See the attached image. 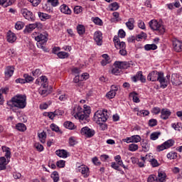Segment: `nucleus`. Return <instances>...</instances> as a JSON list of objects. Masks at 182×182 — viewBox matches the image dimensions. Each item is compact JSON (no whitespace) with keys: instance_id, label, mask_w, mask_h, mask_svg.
Segmentation results:
<instances>
[{"instance_id":"1","label":"nucleus","mask_w":182,"mask_h":182,"mask_svg":"<svg viewBox=\"0 0 182 182\" xmlns=\"http://www.w3.org/2000/svg\"><path fill=\"white\" fill-rule=\"evenodd\" d=\"M90 107L85 105L84 109H82L80 106H78L74 117L80 119L82 124H86L87 123H89V116H90Z\"/></svg>"},{"instance_id":"42","label":"nucleus","mask_w":182,"mask_h":182,"mask_svg":"<svg viewBox=\"0 0 182 182\" xmlns=\"http://www.w3.org/2000/svg\"><path fill=\"white\" fill-rule=\"evenodd\" d=\"M38 137L42 143H45L46 140V132H43L38 134Z\"/></svg>"},{"instance_id":"50","label":"nucleus","mask_w":182,"mask_h":182,"mask_svg":"<svg viewBox=\"0 0 182 182\" xmlns=\"http://www.w3.org/2000/svg\"><path fill=\"white\" fill-rule=\"evenodd\" d=\"M93 22L94 23H95V25H98L99 26H102V25H103V22L102 21V19H100L99 17H95L93 19Z\"/></svg>"},{"instance_id":"23","label":"nucleus","mask_w":182,"mask_h":182,"mask_svg":"<svg viewBox=\"0 0 182 182\" xmlns=\"http://www.w3.org/2000/svg\"><path fill=\"white\" fill-rule=\"evenodd\" d=\"M42 86L43 89L40 88L39 89V93L41 96H43L45 97L46 96H48L49 95V91L46 90V86H48L47 84H42Z\"/></svg>"},{"instance_id":"35","label":"nucleus","mask_w":182,"mask_h":182,"mask_svg":"<svg viewBox=\"0 0 182 182\" xmlns=\"http://www.w3.org/2000/svg\"><path fill=\"white\" fill-rule=\"evenodd\" d=\"M0 5L7 8V6L12 5V1H11V0H0Z\"/></svg>"},{"instance_id":"5","label":"nucleus","mask_w":182,"mask_h":182,"mask_svg":"<svg viewBox=\"0 0 182 182\" xmlns=\"http://www.w3.org/2000/svg\"><path fill=\"white\" fill-rule=\"evenodd\" d=\"M166 77H164V73L160 72L157 82H159L160 87H161L162 89H166V87L168 86V83H170V75H167Z\"/></svg>"},{"instance_id":"6","label":"nucleus","mask_w":182,"mask_h":182,"mask_svg":"<svg viewBox=\"0 0 182 182\" xmlns=\"http://www.w3.org/2000/svg\"><path fill=\"white\" fill-rule=\"evenodd\" d=\"M21 14L25 19H27V21H30L31 22H33L35 21V16L33 15V13L27 9H22L21 10Z\"/></svg>"},{"instance_id":"48","label":"nucleus","mask_w":182,"mask_h":182,"mask_svg":"<svg viewBox=\"0 0 182 182\" xmlns=\"http://www.w3.org/2000/svg\"><path fill=\"white\" fill-rule=\"evenodd\" d=\"M147 182H159L157 176L155 175H150L147 179Z\"/></svg>"},{"instance_id":"33","label":"nucleus","mask_w":182,"mask_h":182,"mask_svg":"<svg viewBox=\"0 0 182 182\" xmlns=\"http://www.w3.org/2000/svg\"><path fill=\"white\" fill-rule=\"evenodd\" d=\"M16 128L18 132H25V130H26V126L23 123L17 124Z\"/></svg>"},{"instance_id":"64","label":"nucleus","mask_w":182,"mask_h":182,"mask_svg":"<svg viewBox=\"0 0 182 182\" xmlns=\"http://www.w3.org/2000/svg\"><path fill=\"white\" fill-rule=\"evenodd\" d=\"M118 35L119 38H124L126 36V32H124L123 29H120L118 32Z\"/></svg>"},{"instance_id":"39","label":"nucleus","mask_w":182,"mask_h":182,"mask_svg":"<svg viewBox=\"0 0 182 182\" xmlns=\"http://www.w3.org/2000/svg\"><path fill=\"white\" fill-rule=\"evenodd\" d=\"M51 178H53L54 182L59 181V173L58 171H53L51 174Z\"/></svg>"},{"instance_id":"20","label":"nucleus","mask_w":182,"mask_h":182,"mask_svg":"<svg viewBox=\"0 0 182 182\" xmlns=\"http://www.w3.org/2000/svg\"><path fill=\"white\" fill-rule=\"evenodd\" d=\"M9 161H6V158L5 156L0 157V170L6 169V164H8Z\"/></svg>"},{"instance_id":"54","label":"nucleus","mask_w":182,"mask_h":182,"mask_svg":"<svg viewBox=\"0 0 182 182\" xmlns=\"http://www.w3.org/2000/svg\"><path fill=\"white\" fill-rule=\"evenodd\" d=\"M45 43H38L37 46L39 48V49H42L44 50V52H48V50L46 49V47L45 46Z\"/></svg>"},{"instance_id":"3","label":"nucleus","mask_w":182,"mask_h":182,"mask_svg":"<svg viewBox=\"0 0 182 182\" xmlns=\"http://www.w3.org/2000/svg\"><path fill=\"white\" fill-rule=\"evenodd\" d=\"M149 27L152 31H155L158 35H163L166 32V28L161 23L157 20H151L149 22Z\"/></svg>"},{"instance_id":"27","label":"nucleus","mask_w":182,"mask_h":182,"mask_svg":"<svg viewBox=\"0 0 182 182\" xmlns=\"http://www.w3.org/2000/svg\"><path fill=\"white\" fill-rule=\"evenodd\" d=\"M126 26L129 29V31H133V29H134V18H129L126 23Z\"/></svg>"},{"instance_id":"62","label":"nucleus","mask_w":182,"mask_h":182,"mask_svg":"<svg viewBox=\"0 0 182 182\" xmlns=\"http://www.w3.org/2000/svg\"><path fill=\"white\" fill-rule=\"evenodd\" d=\"M35 147L38 150V151H43V145L41 144H36Z\"/></svg>"},{"instance_id":"51","label":"nucleus","mask_w":182,"mask_h":182,"mask_svg":"<svg viewBox=\"0 0 182 182\" xmlns=\"http://www.w3.org/2000/svg\"><path fill=\"white\" fill-rule=\"evenodd\" d=\"M149 161L152 167H159V166H160V164H159V161H157L156 159H152Z\"/></svg>"},{"instance_id":"58","label":"nucleus","mask_w":182,"mask_h":182,"mask_svg":"<svg viewBox=\"0 0 182 182\" xmlns=\"http://www.w3.org/2000/svg\"><path fill=\"white\" fill-rule=\"evenodd\" d=\"M82 7L80 6H76L74 8V12L77 15L79 14H80V12H82Z\"/></svg>"},{"instance_id":"22","label":"nucleus","mask_w":182,"mask_h":182,"mask_svg":"<svg viewBox=\"0 0 182 182\" xmlns=\"http://www.w3.org/2000/svg\"><path fill=\"white\" fill-rule=\"evenodd\" d=\"M55 154L58 156V157H61L63 159H66L68 157V151L64 149H59L55 151Z\"/></svg>"},{"instance_id":"10","label":"nucleus","mask_w":182,"mask_h":182,"mask_svg":"<svg viewBox=\"0 0 182 182\" xmlns=\"http://www.w3.org/2000/svg\"><path fill=\"white\" fill-rule=\"evenodd\" d=\"M80 133L82 136H85V137H93L95 136V130L89 128V127H85L81 129Z\"/></svg>"},{"instance_id":"63","label":"nucleus","mask_w":182,"mask_h":182,"mask_svg":"<svg viewBox=\"0 0 182 182\" xmlns=\"http://www.w3.org/2000/svg\"><path fill=\"white\" fill-rule=\"evenodd\" d=\"M86 79H89V74L87 73H85L80 76V80H86Z\"/></svg>"},{"instance_id":"41","label":"nucleus","mask_w":182,"mask_h":182,"mask_svg":"<svg viewBox=\"0 0 182 182\" xmlns=\"http://www.w3.org/2000/svg\"><path fill=\"white\" fill-rule=\"evenodd\" d=\"M68 141L70 146H71L72 147H73V146H75V144H77V141H76V138H75V136H70L68 139Z\"/></svg>"},{"instance_id":"40","label":"nucleus","mask_w":182,"mask_h":182,"mask_svg":"<svg viewBox=\"0 0 182 182\" xmlns=\"http://www.w3.org/2000/svg\"><path fill=\"white\" fill-rule=\"evenodd\" d=\"M141 73H143V72L141 71H139L136 75H134V77H132V82H137V80H140V77L141 76Z\"/></svg>"},{"instance_id":"55","label":"nucleus","mask_w":182,"mask_h":182,"mask_svg":"<svg viewBox=\"0 0 182 182\" xmlns=\"http://www.w3.org/2000/svg\"><path fill=\"white\" fill-rule=\"evenodd\" d=\"M112 8L110 9V11H117L119 9V4L117 2H114L111 4Z\"/></svg>"},{"instance_id":"7","label":"nucleus","mask_w":182,"mask_h":182,"mask_svg":"<svg viewBox=\"0 0 182 182\" xmlns=\"http://www.w3.org/2000/svg\"><path fill=\"white\" fill-rule=\"evenodd\" d=\"M170 81L173 86H180V85H182V77L177 73H173L170 78Z\"/></svg>"},{"instance_id":"36","label":"nucleus","mask_w":182,"mask_h":182,"mask_svg":"<svg viewBox=\"0 0 182 182\" xmlns=\"http://www.w3.org/2000/svg\"><path fill=\"white\" fill-rule=\"evenodd\" d=\"M167 159H169V160H175L176 159H177V153L176 152H169L167 154Z\"/></svg>"},{"instance_id":"47","label":"nucleus","mask_w":182,"mask_h":182,"mask_svg":"<svg viewBox=\"0 0 182 182\" xmlns=\"http://www.w3.org/2000/svg\"><path fill=\"white\" fill-rule=\"evenodd\" d=\"M23 77L24 79H26V83H29L30 82H33V77L29 75V74H24Z\"/></svg>"},{"instance_id":"25","label":"nucleus","mask_w":182,"mask_h":182,"mask_svg":"<svg viewBox=\"0 0 182 182\" xmlns=\"http://www.w3.org/2000/svg\"><path fill=\"white\" fill-rule=\"evenodd\" d=\"M166 177H167V176L166 175V173L163 171H158V177H156L158 182L166 181Z\"/></svg>"},{"instance_id":"9","label":"nucleus","mask_w":182,"mask_h":182,"mask_svg":"<svg viewBox=\"0 0 182 182\" xmlns=\"http://www.w3.org/2000/svg\"><path fill=\"white\" fill-rule=\"evenodd\" d=\"M174 146V140L169 139L165 141L164 144H162L160 146H157V151H163V150H166L167 149H170V147H173Z\"/></svg>"},{"instance_id":"29","label":"nucleus","mask_w":182,"mask_h":182,"mask_svg":"<svg viewBox=\"0 0 182 182\" xmlns=\"http://www.w3.org/2000/svg\"><path fill=\"white\" fill-rule=\"evenodd\" d=\"M38 17L41 21H46V19H50V16L46 13L38 12Z\"/></svg>"},{"instance_id":"17","label":"nucleus","mask_w":182,"mask_h":182,"mask_svg":"<svg viewBox=\"0 0 182 182\" xmlns=\"http://www.w3.org/2000/svg\"><path fill=\"white\" fill-rule=\"evenodd\" d=\"M171 114V112H170L168 109H162L161 112V118L163 119V120H167L168 117H170Z\"/></svg>"},{"instance_id":"43","label":"nucleus","mask_w":182,"mask_h":182,"mask_svg":"<svg viewBox=\"0 0 182 182\" xmlns=\"http://www.w3.org/2000/svg\"><path fill=\"white\" fill-rule=\"evenodd\" d=\"M132 143H139L141 140L139 135H134L131 136Z\"/></svg>"},{"instance_id":"16","label":"nucleus","mask_w":182,"mask_h":182,"mask_svg":"<svg viewBox=\"0 0 182 182\" xmlns=\"http://www.w3.org/2000/svg\"><path fill=\"white\" fill-rule=\"evenodd\" d=\"M173 46L176 52H181L182 50V42L176 40L173 41Z\"/></svg>"},{"instance_id":"44","label":"nucleus","mask_w":182,"mask_h":182,"mask_svg":"<svg viewBox=\"0 0 182 182\" xmlns=\"http://www.w3.org/2000/svg\"><path fill=\"white\" fill-rule=\"evenodd\" d=\"M141 145L144 151H149V143H147V141L143 140Z\"/></svg>"},{"instance_id":"18","label":"nucleus","mask_w":182,"mask_h":182,"mask_svg":"<svg viewBox=\"0 0 182 182\" xmlns=\"http://www.w3.org/2000/svg\"><path fill=\"white\" fill-rule=\"evenodd\" d=\"M78 171L82 174L84 177H89V168L85 166H81L78 168Z\"/></svg>"},{"instance_id":"57","label":"nucleus","mask_w":182,"mask_h":182,"mask_svg":"<svg viewBox=\"0 0 182 182\" xmlns=\"http://www.w3.org/2000/svg\"><path fill=\"white\" fill-rule=\"evenodd\" d=\"M31 4H32L33 6H38L39 4L42 1V0H28Z\"/></svg>"},{"instance_id":"45","label":"nucleus","mask_w":182,"mask_h":182,"mask_svg":"<svg viewBox=\"0 0 182 182\" xmlns=\"http://www.w3.org/2000/svg\"><path fill=\"white\" fill-rule=\"evenodd\" d=\"M139 149V145L136 144H131L129 146V151H136Z\"/></svg>"},{"instance_id":"13","label":"nucleus","mask_w":182,"mask_h":182,"mask_svg":"<svg viewBox=\"0 0 182 182\" xmlns=\"http://www.w3.org/2000/svg\"><path fill=\"white\" fill-rule=\"evenodd\" d=\"M113 41L116 49H126V43L120 41V38H119V37L114 36Z\"/></svg>"},{"instance_id":"15","label":"nucleus","mask_w":182,"mask_h":182,"mask_svg":"<svg viewBox=\"0 0 182 182\" xmlns=\"http://www.w3.org/2000/svg\"><path fill=\"white\" fill-rule=\"evenodd\" d=\"M35 39L38 41V43H46L48 42V33H40L35 37Z\"/></svg>"},{"instance_id":"14","label":"nucleus","mask_w":182,"mask_h":182,"mask_svg":"<svg viewBox=\"0 0 182 182\" xmlns=\"http://www.w3.org/2000/svg\"><path fill=\"white\" fill-rule=\"evenodd\" d=\"M103 34L100 31H95L94 33V40L98 46L103 43Z\"/></svg>"},{"instance_id":"56","label":"nucleus","mask_w":182,"mask_h":182,"mask_svg":"<svg viewBox=\"0 0 182 182\" xmlns=\"http://www.w3.org/2000/svg\"><path fill=\"white\" fill-rule=\"evenodd\" d=\"M49 4H51L52 6H58L59 5V0H47Z\"/></svg>"},{"instance_id":"21","label":"nucleus","mask_w":182,"mask_h":182,"mask_svg":"<svg viewBox=\"0 0 182 182\" xmlns=\"http://www.w3.org/2000/svg\"><path fill=\"white\" fill-rule=\"evenodd\" d=\"M7 41L10 43H14V42H15V41H16V36L15 35V33L9 31L7 33Z\"/></svg>"},{"instance_id":"38","label":"nucleus","mask_w":182,"mask_h":182,"mask_svg":"<svg viewBox=\"0 0 182 182\" xmlns=\"http://www.w3.org/2000/svg\"><path fill=\"white\" fill-rule=\"evenodd\" d=\"M111 72L112 75H115L116 76H117L120 75V72H122V70H120V68H118L117 66H114Z\"/></svg>"},{"instance_id":"8","label":"nucleus","mask_w":182,"mask_h":182,"mask_svg":"<svg viewBox=\"0 0 182 182\" xmlns=\"http://www.w3.org/2000/svg\"><path fill=\"white\" fill-rule=\"evenodd\" d=\"M42 29L43 28V26L41 23H35L32 24H29L28 26H26V28L24 29L23 32L24 33H31L33 29Z\"/></svg>"},{"instance_id":"53","label":"nucleus","mask_w":182,"mask_h":182,"mask_svg":"<svg viewBox=\"0 0 182 182\" xmlns=\"http://www.w3.org/2000/svg\"><path fill=\"white\" fill-rule=\"evenodd\" d=\"M65 163H66V161H65L63 160H60V161H57L56 166H57V167H59V168H63V167H65Z\"/></svg>"},{"instance_id":"49","label":"nucleus","mask_w":182,"mask_h":182,"mask_svg":"<svg viewBox=\"0 0 182 182\" xmlns=\"http://www.w3.org/2000/svg\"><path fill=\"white\" fill-rule=\"evenodd\" d=\"M114 96H116V92L114 91H112V90H110V91L106 95V97L108 99H113Z\"/></svg>"},{"instance_id":"34","label":"nucleus","mask_w":182,"mask_h":182,"mask_svg":"<svg viewBox=\"0 0 182 182\" xmlns=\"http://www.w3.org/2000/svg\"><path fill=\"white\" fill-rule=\"evenodd\" d=\"M64 126L66 129H69V130H73V129H75V124H73L72 122H65L64 123Z\"/></svg>"},{"instance_id":"12","label":"nucleus","mask_w":182,"mask_h":182,"mask_svg":"<svg viewBox=\"0 0 182 182\" xmlns=\"http://www.w3.org/2000/svg\"><path fill=\"white\" fill-rule=\"evenodd\" d=\"M159 76L160 72H158L157 70L151 71L147 76V80H149L150 82H157Z\"/></svg>"},{"instance_id":"28","label":"nucleus","mask_w":182,"mask_h":182,"mask_svg":"<svg viewBox=\"0 0 182 182\" xmlns=\"http://www.w3.org/2000/svg\"><path fill=\"white\" fill-rule=\"evenodd\" d=\"M137 95L139 94L136 92L129 93V97H132V100L134 103H140V99L137 97Z\"/></svg>"},{"instance_id":"37","label":"nucleus","mask_w":182,"mask_h":182,"mask_svg":"<svg viewBox=\"0 0 182 182\" xmlns=\"http://www.w3.org/2000/svg\"><path fill=\"white\" fill-rule=\"evenodd\" d=\"M160 134H161V132H156L150 135L151 140H157L159 139Z\"/></svg>"},{"instance_id":"19","label":"nucleus","mask_w":182,"mask_h":182,"mask_svg":"<svg viewBox=\"0 0 182 182\" xmlns=\"http://www.w3.org/2000/svg\"><path fill=\"white\" fill-rule=\"evenodd\" d=\"M60 10L62 14H65V15H70L72 14V10L69 9V6L66 4H63L60 6Z\"/></svg>"},{"instance_id":"2","label":"nucleus","mask_w":182,"mask_h":182,"mask_svg":"<svg viewBox=\"0 0 182 182\" xmlns=\"http://www.w3.org/2000/svg\"><path fill=\"white\" fill-rule=\"evenodd\" d=\"M10 107H16L17 109H25L26 107V95L18 94L13 97L7 102Z\"/></svg>"},{"instance_id":"30","label":"nucleus","mask_w":182,"mask_h":182,"mask_svg":"<svg viewBox=\"0 0 182 182\" xmlns=\"http://www.w3.org/2000/svg\"><path fill=\"white\" fill-rule=\"evenodd\" d=\"M77 33H79L80 35H83L86 32V28H85V26L82 24H79L77 26Z\"/></svg>"},{"instance_id":"32","label":"nucleus","mask_w":182,"mask_h":182,"mask_svg":"<svg viewBox=\"0 0 182 182\" xmlns=\"http://www.w3.org/2000/svg\"><path fill=\"white\" fill-rule=\"evenodd\" d=\"M58 57L60 59H66V58H69V53L65 51H60L57 53Z\"/></svg>"},{"instance_id":"61","label":"nucleus","mask_w":182,"mask_h":182,"mask_svg":"<svg viewBox=\"0 0 182 182\" xmlns=\"http://www.w3.org/2000/svg\"><path fill=\"white\" fill-rule=\"evenodd\" d=\"M32 73L33 76H35L36 77H38V76H41V75H42L41 69H36L35 71H33Z\"/></svg>"},{"instance_id":"31","label":"nucleus","mask_w":182,"mask_h":182,"mask_svg":"<svg viewBox=\"0 0 182 182\" xmlns=\"http://www.w3.org/2000/svg\"><path fill=\"white\" fill-rule=\"evenodd\" d=\"M145 50H156L157 45L156 44H146L144 46Z\"/></svg>"},{"instance_id":"46","label":"nucleus","mask_w":182,"mask_h":182,"mask_svg":"<svg viewBox=\"0 0 182 182\" xmlns=\"http://www.w3.org/2000/svg\"><path fill=\"white\" fill-rule=\"evenodd\" d=\"M24 26H25V24L23 23V22L17 21L16 23L15 28H16V29H17V31H21V29H22Z\"/></svg>"},{"instance_id":"26","label":"nucleus","mask_w":182,"mask_h":182,"mask_svg":"<svg viewBox=\"0 0 182 182\" xmlns=\"http://www.w3.org/2000/svg\"><path fill=\"white\" fill-rule=\"evenodd\" d=\"M14 67H11V66L6 67L5 73H4L5 76L6 77H11L12 76V75H14Z\"/></svg>"},{"instance_id":"11","label":"nucleus","mask_w":182,"mask_h":182,"mask_svg":"<svg viewBox=\"0 0 182 182\" xmlns=\"http://www.w3.org/2000/svg\"><path fill=\"white\" fill-rule=\"evenodd\" d=\"M132 65V62H127V61H115L114 63V66H117V68H119V70H122V69H127V68H130V65Z\"/></svg>"},{"instance_id":"52","label":"nucleus","mask_w":182,"mask_h":182,"mask_svg":"<svg viewBox=\"0 0 182 182\" xmlns=\"http://www.w3.org/2000/svg\"><path fill=\"white\" fill-rule=\"evenodd\" d=\"M149 125L150 126V127H154V126H157V119H149Z\"/></svg>"},{"instance_id":"59","label":"nucleus","mask_w":182,"mask_h":182,"mask_svg":"<svg viewBox=\"0 0 182 182\" xmlns=\"http://www.w3.org/2000/svg\"><path fill=\"white\" fill-rule=\"evenodd\" d=\"M161 112V109L159 107H155L151 109V113H154V114H159Z\"/></svg>"},{"instance_id":"24","label":"nucleus","mask_w":182,"mask_h":182,"mask_svg":"<svg viewBox=\"0 0 182 182\" xmlns=\"http://www.w3.org/2000/svg\"><path fill=\"white\" fill-rule=\"evenodd\" d=\"M1 149L6 153L4 156L7 159V161H9V159H11V149L5 146H2Z\"/></svg>"},{"instance_id":"4","label":"nucleus","mask_w":182,"mask_h":182,"mask_svg":"<svg viewBox=\"0 0 182 182\" xmlns=\"http://www.w3.org/2000/svg\"><path fill=\"white\" fill-rule=\"evenodd\" d=\"M94 119L97 124H103L107 120V110L97 111L95 114Z\"/></svg>"},{"instance_id":"60","label":"nucleus","mask_w":182,"mask_h":182,"mask_svg":"<svg viewBox=\"0 0 182 182\" xmlns=\"http://www.w3.org/2000/svg\"><path fill=\"white\" fill-rule=\"evenodd\" d=\"M50 129H51V130H53V132H55L56 133H58L60 130L59 127H58V125H56L55 124H50Z\"/></svg>"}]
</instances>
